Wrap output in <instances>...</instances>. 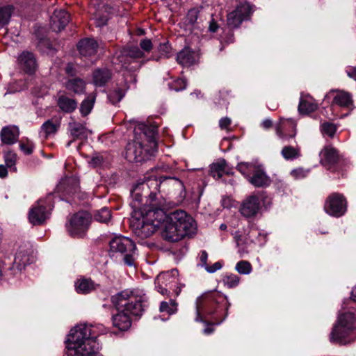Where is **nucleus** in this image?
<instances>
[{
	"mask_svg": "<svg viewBox=\"0 0 356 356\" xmlns=\"http://www.w3.org/2000/svg\"><path fill=\"white\" fill-rule=\"evenodd\" d=\"M229 306L227 297L218 292L204 293L197 300L195 320L208 325L204 329V334L208 335L213 332L212 325H219L225 319Z\"/></svg>",
	"mask_w": 356,
	"mask_h": 356,
	"instance_id": "nucleus-1",
	"label": "nucleus"
},
{
	"mask_svg": "<svg viewBox=\"0 0 356 356\" xmlns=\"http://www.w3.org/2000/svg\"><path fill=\"white\" fill-rule=\"evenodd\" d=\"M158 183L156 177L149 176L144 179H139L134 185L131 195L132 201L131 207L134 210L145 211L147 216L151 217L152 213L163 214L161 207L164 205L165 200L161 195L156 193Z\"/></svg>",
	"mask_w": 356,
	"mask_h": 356,
	"instance_id": "nucleus-2",
	"label": "nucleus"
},
{
	"mask_svg": "<svg viewBox=\"0 0 356 356\" xmlns=\"http://www.w3.org/2000/svg\"><path fill=\"white\" fill-rule=\"evenodd\" d=\"M67 356H102L98 353L99 344L92 334L91 327L80 325L70 330L66 341Z\"/></svg>",
	"mask_w": 356,
	"mask_h": 356,
	"instance_id": "nucleus-3",
	"label": "nucleus"
},
{
	"mask_svg": "<svg viewBox=\"0 0 356 356\" xmlns=\"http://www.w3.org/2000/svg\"><path fill=\"white\" fill-rule=\"evenodd\" d=\"M163 220L161 237L170 243L177 242L186 236L195 234L197 229L194 219L182 210L171 212Z\"/></svg>",
	"mask_w": 356,
	"mask_h": 356,
	"instance_id": "nucleus-4",
	"label": "nucleus"
},
{
	"mask_svg": "<svg viewBox=\"0 0 356 356\" xmlns=\"http://www.w3.org/2000/svg\"><path fill=\"white\" fill-rule=\"evenodd\" d=\"M111 302L118 311H122L130 316L140 317L145 307V297L124 290L111 297Z\"/></svg>",
	"mask_w": 356,
	"mask_h": 356,
	"instance_id": "nucleus-5",
	"label": "nucleus"
},
{
	"mask_svg": "<svg viewBox=\"0 0 356 356\" xmlns=\"http://www.w3.org/2000/svg\"><path fill=\"white\" fill-rule=\"evenodd\" d=\"M136 245L131 238L116 236L109 241V255L119 258L127 266H135L137 257Z\"/></svg>",
	"mask_w": 356,
	"mask_h": 356,
	"instance_id": "nucleus-6",
	"label": "nucleus"
},
{
	"mask_svg": "<svg viewBox=\"0 0 356 356\" xmlns=\"http://www.w3.org/2000/svg\"><path fill=\"white\" fill-rule=\"evenodd\" d=\"M356 322L352 312H346L339 316L330 336L332 343L346 345L356 338Z\"/></svg>",
	"mask_w": 356,
	"mask_h": 356,
	"instance_id": "nucleus-7",
	"label": "nucleus"
},
{
	"mask_svg": "<svg viewBox=\"0 0 356 356\" xmlns=\"http://www.w3.org/2000/svg\"><path fill=\"white\" fill-rule=\"evenodd\" d=\"M92 220V216L87 211H79L70 216L66 223L69 235L74 238H83L86 236Z\"/></svg>",
	"mask_w": 356,
	"mask_h": 356,
	"instance_id": "nucleus-8",
	"label": "nucleus"
},
{
	"mask_svg": "<svg viewBox=\"0 0 356 356\" xmlns=\"http://www.w3.org/2000/svg\"><path fill=\"white\" fill-rule=\"evenodd\" d=\"M53 208L51 195L47 196L45 200H39L29 212L30 222L33 225H43L49 218Z\"/></svg>",
	"mask_w": 356,
	"mask_h": 356,
	"instance_id": "nucleus-9",
	"label": "nucleus"
},
{
	"mask_svg": "<svg viewBox=\"0 0 356 356\" xmlns=\"http://www.w3.org/2000/svg\"><path fill=\"white\" fill-rule=\"evenodd\" d=\"M31 253V248L29 243L21 245L15 254L13 265L7 269L6 273L15 276L21 273L27 265L33 262V257Z\"/></svg>",
	"mask_w": 356,
	"mask_h": 356,
	"instance_id": "nucleus-10",
	"label": "nucleus"
},
{
	"mask_svg": "<svg viewBox=\"0 0 356 356\" xmlns=\"http://www.w3.org/2000/svg\"><path fill=\"white\" fill-rule=\"evenodd\" d=\"M253 13L252 6L248 2L240 3L227 15V25L232 29L239 27L243 21L249 20Z\"/></svg>",
	"mask_w": 356,
	"mask_h": 356,
	"instance_id": "nucleus-11",
	"label": "nucleus"
},
{
	"mask_svg": "<svg viewBox=\"0 0 356 356\" xmlns=\"http://www.w3.org/2000/svg\"><path fill=\"white\" fill-rule=\"evenodd\" d=\"M143 141L136 138L129 142L125 148V158L129 162H142L149 158V150L145 148Z\"/></svg>",
	"mask_w": 356,
	"mask_h": 356,
	"instance_id": "nucleus-12",
	"label": "nucleus"
},
{
	"mask_svg": "<svg viewBox=\"0 0 356 356\" xmlns=\"http://www.w3.org/2000/svg\"><path fill=\"white\" fill-rule=\"evenodd\" d=\"M324 209L330 216L340 217L346 211V200L342 195L332 193L326 200Z\"/></svg>",
	"mask_w": 356,
	"mask_h": 356,
	"instance_id": "nucleus-13",
	"label": "nucleus"
},
{
	"mask_svg": "<svg viewBox=\"0 0 356 356\" xmlns=\"http://www.w3.org/2000/svg\"><path fill=\"white\" fill-rule=\"evenodd\" d=\"M134 134L136 138L143 141L144 144L147 143L151 148L156 147L157 127L156 125L140 123L135 127Z\"/></svg>",
	"mask_w": 356,
	"mask_h": 356,
	"instance_id": "nucleus-14",
	"label": "nucleus"
},
{
	"mask_svg": "<svg viewBox=\"0 0 356 356\" xmlns=\"http://www.w3.org/2000/svg\"><path fill=\"white\" fill-rule=\"evenodd\" d=\"M202 13L197 9L193 8L188 11L184 19V24L186 30L197 34L198 31H201L206 27Z\"/></svg>",
	"mask_w": 356,
	"mask_h": 356,
	"instance_id": "nucleus-15",
	"label": "nucleus"
},
{
	"mask_svg": "<svg viewBox=\"0 0 356 356\" xmlns=\"http://www.w3.org/2000/svg\"><path fill=\"white\" fill-rule=\"evenodd\" d=\"M156 182L158 183L157 194L158 192L166 193L181 192L184 189L183 182L176 177L161 176L156 177Z\"/></svg>",
	"mask_w": 356,
	"mask_h": 356,
	"instance_id": "nucleus-16",
	"label": "nucleus"
},
{
	"mask_svg": "<svg viewBox=\"0 0 356 356\" xmlns=\"http://www.w3.org/2000/svg\"><path fill=\"white\" fill-rule=\"evenodd\" d=\"M158 224L155 225L152 220L144 218L136 219L131 222V227L134 234L141 239L151 236L157 229Z\"/></svg>",
	"mask_w": 356,
	"mask_h": 356,
	"instance_id": "nucleus-17",
	"label": "nucleus"
},
{
	"mask_svg": "<svg viewBox=\"0 0 356 356\" xmlns=\"http://www.w3.org/2000/svg\"><path fill=\"white\" fill-rule=\"evenodd\" d=\"M261 202L259 197L251 195L245 198L241 206L240 211L247 218L255 217L261 210Z\"/></svg>",
	"mask_w": 356,
	"mask_h": 356,
	"instance_id": "nucleus-18",
	"label": "nucleus"
},
{
	"mask_svg": "<svg viewBox=\"0 0 356 356\" xmlns=\"http://www.w3.org/2000/svg\"><path fill=\"white\" fill-rule=\"evenodd\" d=\"M70 22V14L65 10H56L50 17V28L58 33L63 30Z\"/></svg>",
	"mask_w": 356,
	"mask_h": 356,
	"instance_id": "nucleus-19",
	"label": "nucleus"
},
{
	"mask_svg": "<svg viewBox=\"0 0 356 356\" xmlns=\"http://www.w3.org/2000/svg\"><path fill=\"white\" fill-rule=\"evenodd\" d=\"M144 53L138 47H129L123 48L117 55V60L122 66L130 64L131 59L141 58Z\"/></svg>",
	"mask_w": 356,
	"mask_h": 356,
	"instance_id": "nucleus-20",
	"label": "nucleus"
},
{
	"mask_svg": "<svg viewBox=\"0 0 356 356\" xmlns=\"http://www.w3.org/2000/svg\"><path fill=\"white\" fill-rule=\"evenodd\" d=\"M18 62L22 69L29 74H33L38 67L35 56L31 51H23L18 57Z\"/></svg>",
	"mask_w": 356,
	"mask_h": 356,
	"instance_id": "nucleus-21",
	"label": "nucleus"
},
{
	"mask_svg": "<svg viewBox=\"0 0 356 356\" xmlns=\"http://www.w3.org/2000/svg\"><path fill=\"white\" fill-rule=\"evenodd\" d=\"M321 163L323 165L331 169L340 159L338 151L332 146H327L320 153Z\"/></svg>",
	"mask_w": 356,
	"mask_h": 356,
	"instance_id": "nucleus-22",
	"label": "nucleus"
},
{
	"mask_svg": "<svg viewBox=\"0 0 356 356\" xmlns=\"http://www.w3.org/2000/svg\"><path fill=\"white\" fill-rule=\"evenodd\" d=\"M98 48L96 40L92 38H84L77 44V49L82 56L90 57L94 56Z\"/></svg>",
	"mask_w": 356,
	"mask_h": 356,
	"instance_id": "nucleus-23",
	"label": "nucleus"
},
{
	"mask_svg": "<svg viewBox=\"0 0 356 356\" xmlns=\"http://www.w3.org/2000/svg\"><path fill=\"white\" fill-rule=\"evenodd\" d=\"M248 181L257 188L268 186L271 183L270 179L266 175L264 169L260 165L257 166L252 176L250 177Z\"/></svg>",
	"mask_w": 356,
	"mask_h": 356,
	"instance_id": "nucleus-24",
	"label": "nucleus"
},
{
	"mask_svg": "<svg viewBox=\"0 0 356 356\" xmlns=\"http://www.w3.org/2000/svg\"><path fill=\"white\" fill-rule=\"evenodd\" d=\"M332 92L334 93L332 105L349 110L353 108V101L350 93L343 90H337Z\"/></svg>",
	"mask_w": 356,
	"mask_h": 356,
	"instance_id": "nucleus-25",
	"label": "nucleus"
},
{
	"mask_svg": "<svg viewBox=\"0 0 356 356\" xmlns=\"http://www.w3.org/2000/svg\"><path fill=\"white\" fill-rule=\"evenodd\" d=\"M178 275V270L173 269L170 272H165L160 273L157 275L156 279V284H163L170 289H174L173 287L176 286L178 282L177 275Z\"/></svg>",
	"mask_w": 356,
	"mask_h": 356,
	"instance_id": "nucleus-26",
	"label": "nucleus"
},
{
	"mask_svg": "<svg viewBox=\"0 0 356 356\" xmlns=\"http://www.w3.org/2000/svg\"><path fill=\"white\" fill-rule=\"evenodd\" d=\"M19 134L17 127L6 126L3 127L1 131V140L6 145H13L17 141Z\"/></svg>",
	"mask_w": 356,
	"mask_h": 356,
	"instance_id": "nucleus-27",
	"label": "nucleus"
},
{
	"mask_svg": "<svg viewBox=\"0 0 356 356\" xmlns=\"http://www.w3.org/2000/svg\"><path fill=\"white\" fill-rule=\"evenodd\" d=\"M318 108V104L309 95H301L298 105L300 114H309Z\"/></svg>",
	"mask_w": 356,
	"mask_h": 356,
	"instance_id": "nucleus-28",
	"label": "nucleus"
},
{
	"mask_svg": "<svg viewBox=\"0 0 356 356\" xmlns=\"http://www.w3.org/2000/svg\"><path fill=\"white\" fill-rule=\"evenodd\" d=\"M99 285L95 284L90 278L80 277L74 283L75 290L78 293L88 294L95 291Z\"/></svg>",
	"mask_w": 356,
	"mask_h": 356,
	"instance_id": "nucleus-29",
	"label": "nucleus"
},
{
	"mask_svg": "<svg viewBox=\"0 0 356 356\" xmlns=\"http://www.w3.org/2000/svg\"><path fill=\"white\" fill-rule=\"evenodd\" d=\"M118 312L112 317L113 325L120 330H127L131 325V317L122 311Z\"/></svg>",
	"mask_w": 356,
	"mask_h": 356,
	"instance_id": "nucleus-30",
	"label": "nucleus"
},
{
	"mask_svg": "<svg viewBox=\"0 0 356 356\" xmlns=\"http://www.w3.org/2000/svg\"><path fill=\"white\" fill-rule=\"evenodd\" d=\"M176 60L184 67L191 66L195 62V52L191 48L185 47L177 53Z\"/></svg>",
	"mask_w": 356,
	"mask_h": 356,
	"instance_id": "nucleus-31",
	"label": "nucleus"
},
{
	"mask_svg": "<svg viewBox=\"0 0 356 356\" xmlns=\"http://www.w3.org/2000/svg\"><path fill=\"white\" fill-rule=\"evenodd\" d=\"M93 82L97 86H104L112 78V72L108 68L96 69L92 74Z\"/></svg>",
	"mask_w": 356,
	"mask_h": 356,
	"instance_id": "nucleus-32",
	"label": "nucleus"
},
{
	"mask_svg": "<svg viewBox=\"0 0 356 356\" xmlns=\"http://www.w3.org/2000/svg\"><path fill=\"white\" fill-rule=\"evenodd\" d=\"M58 106L65 113H72L77 107V102L75 99L65 95H60L57 101Z\"/></svg>",
	"mask_w": 356,
	"mask_h": 356,
	"instance_id": "nucleus-33",
	"label": "nucleus"
},
{
	"mask_svg": "<svg viewBox=\"0 0 356 356\" xmlns=\"http://www.w3.org/2000/svg\"><path fill=\"white\" fill-rule=\"evenodd\" d=\"M65 88L76 94H82L85 92L86 82L80 78L71 79L65 83Z\"/></svg>",
	"mask_w": 356,
	"mask_h": 356,
	"instance_id": "nucleus-34",
	"label": "nucleus"
},
{
	"mask_svg": "<svg viewBox=\"0 0 356 356\" xmlns=\"http://www.w3.org/2000/svg\"><path fill=\"white\" fill-rule=\"evenodd\" d=\"M157 50L160 55H152V59L156 61H159L162 58H169L173 54L172 47L168 41L160 43L157 47Z\"/></svg>",
	"mask_w": 356,
	"mask_h": 356,
	"instance_id": "nucleus-35",
	"label": "nucleus"
},
{
	"mask_svg": "<svg viewBox=\"0 0 356 356\" xmlns=\"http://www.w3.org/2000/svg\"><path fill=\"white\" fill-rule=\"evenodd\" d=\"M69 129L74 139L87 138L88 136L86 127L79 122H70Z\"/></svg>",
	"mask_w": 356,
	"mask_h": 356,
	"instance_id": "nucleus-36",
	"label": "nucleus"
},
{
	"mask_svg": "<svg viewBox=\"0 0 356 356\" xmlns=\"http://www.w3.org/2000/svg\"><path fill=\"white\" fill-rule=\"evenodd\" d=\"M95 98V94L91 93L81 102L80 112L83 116H86L91 112L94 106Z\"/></svg>",
	"mask_w": 356,
	"mask_h": 356,
	"instance_id": "nucleus-37",
	"label": "nucleus"
},
{
	"mask_svg": "<svg viewBox=\"0 0 356 356\" xmlns=\"http://www.w3.org/2000/svg\"><path fill=\"white\" fill-rule=\"evenodd\" d=\"M257 166L258 165L252 163L241 162L237 165L236 169L248 180L251 175L257 170Z\"/></svg>",
	"mask_w": 356,
	"mask_h": 356,
	"instance_id": "nucleus-38",
	"label": "nucleus"
},
{
	"mask_svg": "<svg viewBox=\"0 0 356 356\" xmlns=\"http://www.w3.org/2000/svg\"><path fill=\"white\" fill-rule=\"evenodd\" d=\"M94 219L102 223H108L111 219V211L106 207L97 210L93 214Z\"/></svg>",
	"mask_w": 356,
	"mask_h": 356,
	"instance_id": "nucleus-39",
	"label": "nucleus"
},
{
	"mask_svg": "<svg viewBox=\"0 0 356 356\" xmlns=\"http://www.w3.org/2000/svg\"><path fill=\"white\" fill-rule=\"evenodd\" d=\"M13 6L7 5L0 7V26H3L9 22L13 12Z\"/></svg>",
	"mask_w": 356,
	"mask_h": 356,
	"instance_id": "nucleus-40",
	"label": "nucleus"
},
{
	"mask_svg": "<svg viewBox=\"0 0 356 356\" xmlns=\"http://www.w3.org/2000/svg\"><path fill=\"white\" fill-rule=\"evenodd\" d=\"M225 161L213 163L210 167V175L216 179H220L225 171Z\"/></svg>",
	"mask_w": 356,
	"mask_h": 356,
	"instance_id": "nucleus-41",
	"label": "nucleus"
},
{
	"mask_svg": "<svg viewBox=\"0 0 356 356\" xmlns=\"http://www.w3.org/2000/svg\"><path fill=\"white\" fill-rule=\"evenodd\" d=\"M125 92L120 88H115L108 94V99L112 104H116L124 97Z\"/></svg>",
	"mask_w": 356,
	"mask_h": 356,
	"instance_id": "nucleus-42",
	"label": "nucleus"
},
{
	"mask_svg": "<svg viewBox=\"0 0 356 356\" xmlns=\"http://www.w3.org/2000/svg\"><path fill=\"white\" fill-rule=\"evenodd\" d=\"M35 45L42 54H54L56 51L49 38L45 39L42 42H37Z\"/></svg>",
	"mask_w": 356,
	"mask_h": 356,
	"instance_id": "nucleus-43",
	"label": "nucleus"
},
{
	"mask_svg": "<svg viewBox=\"0 0 356 356\" xmlns=\"http://www.w3.org/2000/svg\"><path fill=\"white\" fill-rule=\"evenodd\" d=\"M59 127L60 123L54 122L52 120H48L43 123L41 129L44 131L46 136H48L50 134H56Z\"/></svg>",
	"mask_w": 356,
	"mask_h": 356,
	"instance_id": "nucleus-44",
	"label": "nucleus"
},
{
	"mask_svg": "<svg viewBox=\"0 0 356 356\" xmlns=\"http://www.w3.org/2000/svg\"><path fill=\"white\" fill-rule=\"evenodd\" d=\"M237 272L242 275H248L252 270V267L251 264L245 260H242L238 261L235 267Z\"/></svg>",
	"mask_w": 356,
	"mask_h": 356,
	"instance_id": "nucleus-45",
	"label": "nucleus"
},
{
	"mask_svg": "<svg viewBox=\"0 0 356 356\" xmlns=\"http://www.w3.org/2000/svg\"><path fill=\"white\" fill-rule=\"evenodd\" d=\"M239 281L240 277L238 275L234 274L225 275L222 278V282L224 283L225 286L229 289L236 287L238 284Z\"/></svg>",
	"mask_w": 356,
	"mask_h": 356,
	"instance_id": "nucleus-46",
	"label": "nucleus"
},
{
	"mask_svg": "<svg viewBox=\"0 0 356 356\" xmlns=\"http://www.w3.org/2000/svg\"><path fill=\"white\" fill-rule=\"evenodd\" d=\"M309 172V168H298L291 171V176L296 180H300L307 177Z\"/></svg>",
	"mask_w": 356,
	"mask_h": 356,
	"instance_id": "nucleus-47",
	"label": "nucleus"
},
{
	"mask_svg": "<svg viewBox=\"0 0 356 356\" xmlns=\"http://www.w3.org/2000/svg\"><path fill=\"white\" fill-rule=\"evenodd\" d=\"M106 160V157L101 153H95L92 155L91 159L89 161L90 165L93 168H97L102 165Z\"/></svg>",
	"mask_w": 356,
	"mask_h": 356,
	"instance_id": "nucleus-48",
	"label": "nucleus"
},
{
	"mask_svg": "<svg viewBox=\"0 0 356 356\" xmlns=\"http://www.w3.org/2000/svg\"><path fill=\"white\" fill-rule=\"evenodd\" d=\"M33 35L35 36V44L48 38L46 29L41 26H35Z\"/></svg>",
	"mask_w": 356,
	"mask_h": 356,
	"instance_id": "nucleus-49",
	"label": "nucleus"
},
{
	"mask_svg": "<svg viewBox=\"0 0 356 356\" xmlns=\"http://www.w3.org/2000/svg\"><path fill=\"white\" fill-rule=\"evenodd\" d=\"M17 155L15 153L10 151L4 155L6 167L13 168L15 165Z\"/></svg>",
	"mask_w": 356,
	"mask_h": 356,
	"instance_id": "nucleus-50",
	"label": "nucleus"
},
{
	"mask_svg": "<svg viewBox=\"0 0 356 356\" xmlns=\"http://www.w3.org/2000/svg\"><path fill=\"white\" fill-rule=\"evenodd\" d=\"M336 127L335 126L329 122H325L322 124V132L324 134L327 135L330 137H332L335 132H336Z\"/></svg>",
	"mask_w": 356,
	"mask_h": 356,
	"instance_id": "nucleus-51",
	"label": "nucleus"
},
{
	"mask_svg": "<svg viewBox=\"0 0 356 356\" xmlns=\"http://www.w3.org/2000/svg\"><path fill=\"white\" fill-rule=\"evenodd\" d=\"M170 88L175 91H180L186 88V82L183 79H177L172 83L169 84Z\"/></svg>",
	"mask_w": 356,
	"mask_h": 356,
	"instance_id": "nucleus-52",
	"label": "nucleus"
},
{
	"mask_svg": "<svg viewBox=\"0 0 356 356\" xmlns=\"http://www.w3.org/2000/svg\"><path fill=\"white\" fill-rule=\"evenodd\" d=\"M20 149L24 152L26 154L30 155L32 154L34 148L33 143L29 140H28L26 143H19Z\"/></svg>",
	"mask_w": 356,
	"mask_h": 356,
	"instance_id": "nucleus-53",
	"label": "nucleus"
},
{
	"mask_svg": "<svg viewBox=\"0 0 356 356\" xmlns=\"http://www.w3.org/2000/svg\"><path fill=\"white\" fill-rule=\"evenodd\" d=\"M284 120L282 118H281L280 122L275 126L276 134L281 139H284L286 138V134L284 133Z\"/></svg>",
	"mask_w": 356,
	"mask_h": 356,
	"instance_id": "nucleus-54",
	"label": "nucleus"
},
{
	"mask_svg": "<svg viewBox=\"0 0 356 356\" xmlns=\"http://www.w3.org/2000/svg\"><path fill=\"white\" fill-rule=\"evenodd\" d=\"M157 284V285H156V289H157V291H158L159 293H161V294L165 295V294H168V293H169L170 292V290H171V289H169V287L168 288V287H167V286H165V285H164V286H163V284H161H161ZM174 290H175V293H176V295H177V296H178V295H179V292H180V291H181V289H178V287H177V289H174Z\"/></svg>",
	"mask_w": 356,
	"mask_h": 356,
	"instance_id": "nucleus-55",
	"label": "nucleus"
},
{
	"mask_svg": "<svg viewBox=\"0 0 356 356\" xmlns=\"http://www.w3.org/2000/svg\"><path fill=\"white\" fill-rule=\"evenodd\" d=\"M140 48L145 51H150L152 49V42L151 40L145 38L140 42Z\"/></svg>",
	"mask_w": 356,
	"mask_h": 356,
	"instance_id": "nucleus-56",
	"label": "nucleus"
},
{
	"mask_svg": "<svg viewBox=\"0 0 356 356\" xmlns=\"http://www.w3.org/2000/svg\"><path fill=\"white\" fill-rule=\"evenodd\" d=\"M231 123H232V120L229 118H228V117L222 118L219 120V127L221 129L228 130L229 129Z\"/></svg>",
	"mask_w": 356,
	"mask_h": 356,
	"instance_id": "nucleus-57",
	"label": "nucleus"
},
{
	"mask_svg": "<svg viewBox=\"0 0 356 356\" xmlns=\"http://www.w3.org/2000/svg\"><path fill=\"white\" fill-rule=\"evenodd\" d=\"M222 265L220 261L214 263L212 266H207L204 268L209 273H213L216 270H220Z\"/></svg>",
	"mask_w": 356,
	"mask_h": 356,
	"instance_id": "nucleus-58",
	"label": "nucleus"
},
{
	"mask_svg": "<svg viewBox=\"0 0 356 356\" xmlns=\"http://www.w3.org/2000/svg\"><path fill=\"white\" fill-rule=\"evenodd\" d=\"M65 72L70 76H75L76 75V70L72 63H67L65 67Z\"/></svg>",
	"mask_w": 356,
	"mask_h": 356,
	"instance_id": "nucleus-59",
	"label": "nucleus"
},
{
	"mask_svg": "<svg viewBox=\"0 0 356 356\" xmlns=\"http://www.w3.org/2000/svg\"><path fill=\"white\" fill-rule=\"evenodd\" d=\"M300 156H301L300 147H293L291 146V150H290L291 160L299 158Z\"/></svg>",
	"mask_w": 356,
	"mask_h": 356,
	"instance_id": "nucleus-60",
	"label": "nucleus"
},
{
	"mask_svg": "<svg viewBox=\"0 0 356 356\" xmlns=\"http://www.w3.org/2000/svg\"><path fill=\"white\" fill-rule=\"evenodd\" d=\"M346 72L350 78L356 81V67L348 66L346 67Z\"/></svg>",
	"mask_w": 356,
	"mask_h": 356,
	"instance_id": "nucleus-61",
	"label": "nucleus"
},
{
	"mask_svg": "<svg viewBox=\"0 0 356 356\" xmlns=\"http://www.w3.org/2000/svg\"><path fill=\"white\" fill-rule=\"evenodd\" d=\"M209 31L211 33H215L219 28L218 23L214 20L213 18H211L209 22Z\"/></svg>",
	"mask_w": 356,
	"mask_h": 356,
	"instance_id": "nucleus-62",
	"label": "nucleus"
},
{
	"mask_svg": "<svg viewBox=\"0 0 356 356\" xmlns=\"http://www.w3.org/2000/svg\"><path fill=\"white\" fill-rule=\"evenodd\" d=\"M107 17L106 16H100L95 19V24L97 26H103L107 24Z\"/></svg>",
	"mask_w": 356,
	"mask_h": 356,
	"instance_id": "nucleus-63",
	"label": "nucleus"
},
{
	"mask_svg": "<svg viewBox=\"0 0 356 356\" xmlns=\"http://www.w3.org/2000/svg\"><path fill=\"white\" fill-rule=\"evenodd\" d=\"M208 259V254L205 250L201 251L200 260L201 261V266L206 267L207 266V261Z\"/></svg>",
	"mask_w": 356,
	"mask_h": 356,
	"instance_id": "nucleus-64",
	"label": "nucleus"
}]
</instances>
